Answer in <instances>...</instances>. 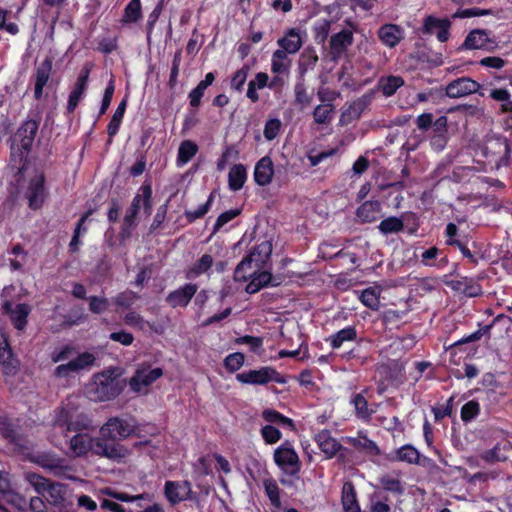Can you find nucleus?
<instances>
[{
    "label": "nucleus",
    "mask_w": 512,
    "mask_h": 512,
    "mask_svg": "<svg viewBox=\"0 0 512 512\" xmlns=\"http://www.w3.org/2000/svg\"><path fill=\"white\" fill-rule=\"evenodd\" d=\"M90 451L109 459L123 458L127 453L126 449L117 443H110L100 436L93 438L88 433L81 432L70 438L69 447L65 453L69 457L77 458L87 455Z\"/></svg>",
    "instance_id": "f257e3e1"
},
{
    "label": "nucleus",
    "mask_w": 512,
    "mask_h": 512,
    "mask_svg": "<svg viewBox=\"0 0 512 512\" xmlns=\"http://www.w3.org/2000/svg\"><path fill=\"white\" fill-rule=\"evenodd\" d=\"M122 391V385L113 372L96 374L86 387L87 397L95 402L110 401Z\"/></svg>",
    "instance_id": "f03ea898"
},
{
    "label": "nucleus",
    "mask_w": 512,
    "mask_h": 512,
    "mask_svg": "<svg viewBox=\"0 0 512 512\" xmlns=\"http://www.w3.org/2000/svg\"><path fill=\"white\" fill-rule=\"evenodd\" d=\"M38 122L33 119L26 120L12 137L11 155L22 162L30 152L38 132Z\"/></svg>",
    "instance_id": "7ed1b4c3"
},
{
    "label": "nucleus",
    "mask_w": 512,
    "mask_h": 512,
    "mask_svg": "<svg viewBox=\"0 0 512 512\" xmlns=\"http://www.w3.org/2000/svg\"><path fill=\"white\" fill-rule=\"evenodd\" d=\"M55 429H66V431H83L93 429L92 420L86 414H79L75 418L65 408L57 411L54 419Z\"/></svg>",
    "instance_id": "20e7f679"
},
{
    "label": "nucleus",
    "mask_w": 512,
    "mask_h": 512,
    "mask_svg": "<svg viewBox=\"0 0 512 512\" xmlns=\"http://www.w3.org/2000/svg\"><path fill=\"white\" fill-rule=\"evenodd\" d=\"M134 431L135 426L132 423L118 417H112L100 428V437L110 443H115V440L125 439Z\"/></svg>",
    "instance_id": "39448f33"
},
{
    "label": "nucleus",
    "mask_w": 512,
    "mask_h": 512,
    "mask_svg": "<svg viewBox=\"0 0 512 512\" xmlns=\"http://www.w3.org/2000/svg\"><path fill=\"white\" fill-rule=\"evenodd\" d=\"M95 362L93 354L85 352L77 355L75 358L69 360L65 364H60L55 368L54 375L59 378H67L72 374L79 373L80 371L92 366Z\"/></svg>",
    "instance_id": "423d86ee"
},
{
    "label": "nucleus",
    "mask_w": 512,
    "mask_h": 512,
    "mask_svg": "<svg viewBox=\"0 0 512 512\" xmlns=\"http://www.w3.org/2000/svg\"><path fill=\"white\" fill-rule=\"evenodd\" d=\"M162 375L161 368L139 367L131 377L129 386L135 392H142Z\"/></svg>",
    "instance_id": "0eeeda50"
},
{
    "label": "nucleus",
    "mask_w": 512,
    "mask_h": 512,
    "mask_svg": "<svg viewBox=\"0 0 512 512\" xmlns=\"http://www.w3.org/2000/svg\"><path fill=\"white\" fill-rule=\"evenodd\" d=\"M241 383L263 385L270 381L282 382L279 374L270 367H264L260 370L244 371L236 375Z\"/></svg>",
    "instance_id": "6e6552de"
},
{
    "label": "nucleus",
    "mask_w": 512,
    "mask_h": 512,
    "mask_svg": "<svg viewBox=\"0 0 512 512\" xmlns=\"http://www.w3.org/2000/svg\"><path fill=\"white\" fill-rule=\"evenodd\" d=\"M274 460L285 472L294 475L300 469V462L296 452L286 444L275 450Z\"/></svg>",
    "instance_id": "1a4fd4ad"
},
{
    "label": "nucleus",
    "mask_w": 512,
    "mask_h": 512,
    "mask_svg": "<svg viewBox=\"0 0 512 512\" xmlns=\"http://www.w3.org/2000/svg\"><path fill=\"white\" fill-rule=\"evenodd\" d=\"M32 461L55 476H62L69 470L65 460L51 452L38 453L32 457Z\"/></svg>",
    "instance_id": "9d476101"
},
{
    "label": "nucleus",
    "mask_w": 512,
    "mask_h": 512,
    "mask_svg": "<svg viewBox=\"0 0 512 512\" xmlns=\"http://www.w3.org/2000/svg\"><path fill=\"white\" fill-rule=\"evenodd\" d=\"M2 308L17 330H23L26 327L27 317L31 312V307L28 304H13L11 301H5Z\"/></svg>",
    "instance_id": "9b49d317"
},
{
    "label": "nucleus",
    "mask_w": 512,
    "mask_h": 512,
    "mask_svg": "<svg viewBox=\"0 0 512 512\" xmlns=\"http://www.w3.org/2000/svg\"><path fill=\"white\" fill-rule=\"evenodd\" d=\"M191 493V484L188 481H167L165 483L164 494L172 505L190 499Z\"/></svg>",
    "instance_id": "f8f14e48"
},
{
    "label": "nucleus",
    "mask_w": 512,
    "mask_h": 512,
    "mask_svg": "<svg viewBox=\"0 0 512 512\" xmlns=\"http://www.w3.org/2000/svg\"><path fill=\"white\" fill-rule=\"evenodd\" d=\"M480 84L469 77H461L451 81L446 86V95L450 98H460L469 94L476 93Z\"/></svg>",
    "instance_id": "ddd939ff"
},
{
    "label": "nucleus",
    "mask_w": 512,
    "mask_h": 512,
    "mask_svg": "<svg viewBox=\"0 0 512 512\" xmlns=\"http://www.w3.org/2000/svg\"><path fill=\"white\" fill-rule=\"evenodd\" d=\"M353 33L351 30L344 29L330 38V55L333 60L339 59L347 49L353 44Z\"/></svg>",
    "instance_id": "4468645a"
},
{
    "label": "nucleus",
    "mask_w": 512,
    "mask_h": 512,
    "mask_svg": "<svg viewBox=\"0 0 512 512\" xmlns=\"http://www.w3.org/2000/svg\"><path fill=\"white\" fill-rule=\"evenodd\" d=\"M197 289L198 287L196 284H185L183 287L170 292L166 297V302L172 308L186 307L192 297L196 294Z\"/></svg>",
    "instance_id": "2eb2a0df"
},
{
    "label": "nucleus",
    "mask_w": 512,
    "mask_h": 512,
    "mask_svg": "<svg viewBox=\"0 0 512 512\" xmlns=\"http://www.w3.org/2000/svg\"><path fill=\"white\" fill-rule=\"evenodd\" d=\"M509 146L505 138L490 136L484 144V154L496 158V162L506 159L509 155Z\"/></svg>",
    "instance_id": "dca6fc26"
},
{
    "label": "nucleus",
    "mask_w": 512,
    "mask_h": 512,
    "mask_svg": "<svg viewBox=\"0 0 512 512\" xmlns=\"http://www.w3.org/2000/svg\"><path fill=\"white\" fill-rule=\"evenodd\" d=\"M272 254V243L268 240H264L250 251L248 257L254 263L257 269L269 268V263Z\"/></svg>",
    "instance_id": "f3484780"
},
{
    "label": "nucleus",
    "mask_w": 512,
    "mask_h": 512,
    "mask_svg": "<svg viewBox=\"0 0 512 512\" xmlns=\"http://www.w3.org/2000/svg\"><path fill=\"white\" fill-rule=\"evenodd\" d=\"M248 280H250V282L247 284L245 290L249 294H254L269 284L272 286H278L280 284L279 281H275L268 268L255 270V274Z\"/></svg>",
    "instance_id": "a211bd4d"
},
{
    "label": "nucleus",
    "mask_w": 512,
    "mask_h": 512,
    "mask_svg": "<svg viewBox=\"0 0 512 512\" xmlns=\"http://www.w3.org/2000/svg\"><path fill=\"white\" fill-rule=\"evenodd\" d=\"M380 41L387 47L393 48L404 38L403 29L396 24H384L378 30Z\"/></svg>",
    "instance_id": "6ab92c4d"
},
{
    "label": "nucleus",
    "mask_w": 512,
    "mask_h": 512,
    "mask_svg": "<svg viewBox=\"0 0 512 512\" xmlns=\"http://www.w3.org/2000/svg\"><path fill=\"white\" fill-rule=\"evenodd\" d=\"M27 197L29 200V206L32 209H38L42 206L45 200L44 177L42 175H39L30 181Z\"/></svg>",
    "instance_id": "aec40b11"
},
{
    "label": "nucleus",
    "mask_w": 512,
    "mask_h": 512,
    "mask_svg": "<svg viewBox=\"0 0 512 512\" xmlns=\"http://www.w3.org/2000/svg\"><path fill=\"white\" fill-rule=\"evenodd\" d=\"M274 175V165L270 157L261 158L255 165L254 179L260 186H266L271 183Z\"/></svg>",
    "instance_id": "412c9836"
},
{
    "label": "nucleus",
    "mask_w": 512,
    "mask_h": 512,
    "mask_svg": "<svg viewBox=\"0 0 512 512\" xmlns=\"http://www.w3.org/2000/svg\"><path fill=\"white\" fill-rule=\"evenodd\" d=\"M0 434L11 442H14L25 451H29L33 447L32 442L23 439L20 435H18L13 425L5 417H0Z\"/></svg>",
    "instance_id": "4be33fe9"
},
{
    "label": "nucleus",
    "mask_w": 512,
    "mask_h": 512,
    "mask_svg": "<svg viewBox=\"0 0 512 512\" xmlns=\"http://www.w3.org/2000/svg\"><path fill=\"white\" fill-rule=\"evenodd\" d=\"M90 70L87 66L83 67L79 73L74 89L71 91L67 109L72 112L78 105L88 82Z\"/></svg>",
    "instance_id": "5701e85b"
},
{
    "label": "nucleus",
    "mask_w": 512,
    "mask_h": 512,
    "mask_svg": "<svg viewBox=\"0 0 512 512\" xmlns=\"http://www.w3.org/2000/svg\"><path fill=\"white\" fill-rule=\"evenodd\" d=\"M494 45V42L491 41L488 37V34L485 30L476 29L471 31L464 43L463 47L466 49H491Z\"/></svg>",
    "instance_id": "b1692460"
},
{
    "label": "nucleus",
    "mask_w": 512,
    "mask_h": 512,
    "mask_svg": "<svg viewBox=\"0 0 512 512\" xmlns=\"http://www.w3.org/2000/svg\"><path fill=\"white\" fill-rule=\"evenodd\" d=\"M52 71V60L46 58L42 61L37 69L35 74V97L39 99L42 95V91L44 86L47 84Z\"/></svg>",
    "instance_id": "393cba45"
},
{
    "label": "nucleus",
    "mask_w": 512,
    "mask_h": 512,
    "mask_svg": "<svg viewBox=\"0 0 512 512\" xmlns=\"http://www.w3.org/2000/svg\"><path fill=\"white\" fill-rule=\"evenodd\" d=\"M315 441L321 451L325 453L328 458L333 457L341 448L340 443L331 437L329 431L323 430L315 436Z\"/></svg>",
    "instance_id": "a878e982"
},
{
    "label": "nucleus",
    "mask_w": 512,
    "mask_h": 512,
    "mask_svg": "<svg viewBox=\"0 0 512 512\" xmlns=\"http://www.w3.org/2000/svg\"><path fill=\"white\" fill-rule=\"evenodd\" d=\"M278 45L281 47L280 50L285 51L286 54L297 53L302 46L298 30L290 29L283 38L278 40Z\"/></svg>",
    "instance_id": "bb28decb"
},
{
    "label": "nucleus",
    "mask_w": 512,
    "mask_h": 512,
    "mask_svg": "<svg viewBox=\"0 0 512 512\" xmlns=\"http://www.w3.org/2000/svg\"><path fill=\"white\" fill-rule=\"evenodd\" d=\"M512 447L509 443H498L492 449L481 454V458L489 463L505 461L509 458Z\"/></svg>",
    "instance_id": "cd10ccee"
},
{
    "label": "nucleus",
    "mask_w": 512,
    "mask_h": 512,
    "mask_svg": "<svg viewBox=\"0 0 512 512\" xmlns=\"http://www.w3.org/2000/svg\"><path fill=\"white\" fill-rule=\"evenodd\" d=\"M381 205L378 201H366L357 209V216L363 222H373L380 217Z\"/></svg>",
    "instance_id": "c85d7f7f"
},
{
    "label": "nucleus",
    "mask_w": 512,
    "mask_h": 512,
    "mask_svg": "<svg viewBox=\"0 0 512 512\" xmlns=\"http://www.w3.org/2000/svg\"><path fill=\"white\" fill-rule=\"evenodd\" d=\"M66 489L61 483L49 481L45 488V495H42L50 504L58 506L65 500Z\"/></svg>",
    "instance_id": "c756f323"
},
{
    "label": "nucleus",
    "mask_w": 512,
    "mask_h": 512,
    "mask_svg": "<svg viewBox=\"0 0 512 512\" xmlns=\"http://www.w3.org/2000/svg\"><path fill=\"white\" fill-rule=\"evenodd\" d=\"M342 505L345 512H360L356 500V492L351 482H346L342 488Z\"/></svg>",
    "instance_id": "7c9ffc66"
},
{
    "label": "nucleus",
    "mask_w": 512,
    "mask_h": 512,
    "mask_svg": "<svg viewBox=\"0 0 512 512\" xmlns=\"http://www.w3.org/2000/svg\"><path fill=\"white\" fill-rule=\"evenodd\" d=\"M246 169L242 164H236L231 167L228 174L229 188L233 191L240 190L246 180Z\"/></svg>",
    "instance_id": "2f4dec72"
},
{
    "label": "nucleus",
    "mask_w": 512,
    "mask_h": 512,
    "mask_svg": "<svg viewBox=\"0 0 512 512\" xmlns=\"http://www.w3.org/2000/svg\"><path fill=\"white\" fill-rule=\"evenodd\" d=\"M140 190L141 194H137L134 197L131 203V207L139 210L141 207V202H143L144 212L147 214V216H150L152 211V188L150 185H143Z\"/></svg>",
    "instance_id": "473e14b6"
},
{
    "label": "nucleus",
    "mask_w": 512,
    "mask_h": 512,
    "mask_svg": "<svg viewBox=\"0 0 512 512\" xmlns=\"http://www.w3.org/2000/svg\"><path fill=\"white\" fill-rule=\"evenodd\" d=\"M368 99L366 97L355 100L350 106L342 113L341 121H352L358 119L365 108L367 107Z\"/></svg>",
    "instance_id": "72a5a7b5"
},
{
    "label": "nucleus",
    "mask_w": 512,
    "mask_h": 512,
    "mask_svg": "<svg viewBox=\"0 0 512 512\" xmlns=\"http://www.w3.org/2000/svg\"><path fill=\"white\" fill-rule=\"evenodd\" d=\"M258 270L248 255L237 265L234 272V279L236 281H247Z\"/></svg>",
    "instance_id": "f704fd0d"
},
{
    "label": "nucleus",
    "mask_w": 512,
    "mask_h": 512,
    "mask_svg": "<svg viewBox=\"0 0 512 512\" xmlns=\"http://www.w3.org/2000/svg\"><path fill=\"white\" fill-rule=\"evenodd\" d=\"M348 443L359 451H364L372 455H378L379 449L375 442L366 436L359 435L356 438H349Z\"/></svg>",
    "instance_id": "c9c22d12"
},
{
    "label": "nucleus",
    "mask_w": 512,
    "mask_h": 512,
    "mask_svg": "<svg viewBox=\"0 0 512 512\" xmlns=\"http://www.w3.org/2000/svg\"><path fill=\"white\" fill-rule=\"evenodd\" d=\"M352 403L355 407L357 417L362 420H369L372 414L376 412L375 409L369 407L367 400L360 393L353 397Z\"/></svg>",
    "instance_id": "e433bc0d"
},
{
    "label": "nucleus",
    "mask_w": 512,
    "mask_h": 512,
    "mask_svg": "<svg viewBox=\"0 0 512 512\" xmlns=\"http://www.w3.org/2000/svg\"><path fill=\"white\" fill-rule=\"evenodd\" d=\"M213 264V258L209 254H204L188 271L186 272V277L188 279H193L201 274L207 272Z\"/></svg>",
    "instance_id": "4c0bfd02"
},
{
    "label": "nucleus",
    "mask_w": 512,
    "mask_h": 512,
    "mask_svg": "<svg viewBox=\"0 0 512 512\" xmlns=\"http://www.w3.org/2000/svg\"><path fill=\"white\" fill-rule=\"evenodd\" d=\"M395 459L409 464H419L420 454L411 445H404L395 452Z\"/></svg>",
    "instance_id": "58836bf2"
},
{
    "label": "nucleus",
    "mask_w": 512,
    "mask_h": 512,
    "mask_svg": "<svg viewBox=\"0 0 512 512\" xmlns=\"http://www.w3.org/2000/svg\"><path fill=\"white\" fill-rule=\"evenodd\" d=\"M198 146L191 140H184L178 149L177 161L180 164H186L189 162L197 153Z\"/></svg>",
    "instance_id": "ea45409f"
},
{
    "label": "nucleus",
    "mask_w": 512,
    "mask_h": 512,
    "mask_svg": "<svg viewBox=\"0 0 512 512\" xmlns=\"http://www.w3.org/2000/svg\"><path fill=\"white\" fill-rule=\"evenodd\" d=\"M126 109V100H122L119 106L117 107L115 113L112 116V119L107 127V132L109 135V143L112 141V137L115 136L119 130V126L121 124L122 118L124 116V112Z\"/></svg>",
    "instance_id": "a19ab883"
},
{
    "label": "nucleus",
    "mask_w": 512,
    "mask_h": 512,
    "mask_svg": "<svg viewBox=\"0 0 512 512\" xmlns=\"http://www.w3.org/2000/svg\"><path fill=\"white\" fill-rule=\"evenodd\" d=\"M403 84L404 80L399 76H389L379 82L382 93L387 97L392 96Z\"/></svg>",
    "instance_id": "79ce46f5"
},
{
    "label": "nucleus",
    "mask_w": 512,
    "mask_h": 512,
    "mask_svg": "<svg viewBox=\"0 0 512 512\" xmlns=\"http://www.w3.org/2000/svg\"><path fill=\"white\" fill-rule=\"evenodd\" d=\"M334 114V109L332 104H321L315 107L313 111L314 121L318 124H328Z\"/></svg>",
    "instance_id": "37998d69"
},
{
    "label": "nucleus",
    "mask_w": 512,
    "mask_h": 512,
    "mask_svg": "<svg viewBox=\"0 0 512 512\" xmlns=\"http://www.w3.org/2000/svg\"><path fill=\"white\" fill-rule=\"evenodd\" d=\"M12 357L11 349L6 341L0 343V364L3 366L6 374L12 373L15 369V363Z\"/></svg>",
    "instance_id": "c03bdc74"
},
{
    "label": "nucleus",
    "mask_w": 512,
    "mask_h": 512,
    "mask_svg": "<svg viewBox=\"0 0 512 512\" xmlns=\"http://www.w3.org/2000/svg\"><path fill=\"white\" fill-rule=\"evenodd\" d=\"M139 295L131 290L123 291L113 298L116 306L128 309L139 299Z\"/></svg>",
    "instance_id": "a18cd8bd"
},
{
    "label": "nucleus",
    "mask_w": 512,
    "mask_h": 512,
    "mask_svg": "<svg viewBox=\"0 0 512 512\" xmlns=\"http://www.w3.org/2000/svg\"><path fill=\"white\" fill-rule=\"evenodd\" d=\"M141 18V5L140 0H131L125 7L123 22L133 23Z\"/></svg>",
    "instance_id": "49530a36"
},
{
    "label": "nucleus",
    "mask_w": 512,
    "mask_h": 512,
    "mask_svg": "<svg viewBox=\"0 0 512 512\" xmlns=\"http://www.w3.org/2000/svg\"><path fill=\"white\" fill-rule=\"evenodd\" d=\"M379 293L375 288L370 287L361 293L360 299L366 307L378 310L380 306Z\"/></svg>",
    "instance_id": "de8ad7c7"
},
{
    "label": "nucleus",
    "mask_w": 512,
    "mask_h": 512,
    "mask_svg": "<svg viewBox=\"0 0 512 512\" xmlns=\"http://www.w3.org/2000/svg\"><path fill=\"white\" fill-rule=\"evenodd\" d=\"M356 330L354 327H347L338 331L331 337V345L333 348H339L345 341H352L356 338Z\"/></svg>",
    "instance_id": "09e8293b"
},
{
    "label": "nucleus",
    "mask_w": 512,
    "mask_h": 512,
    "mask_svg": "<svg viewBox=\"0 0 512 512\" xmlns=\"http://www.w3.org/2000/svg\"><path fill=\"white\" fill-rule=\"evenodd\" d=\"M378 228L383 234H390L401 231L404 223L400 218L388 217L380 222Z\"/></svg>",
    "instance_id": "8fccbe9b"
},
{
    "label": "nucleus",
    "mask_w": 512,
    "mask_h": 512,
    "mask_svg": "<svg viewBox=\"0 0 512 512\" xmlns=\"http://www.w3.org/2000/svg\"><path fill=\"white\" fill-rule=\"evenodd\" d=\"M289 67L287 54L280 49L276 50L272 56L271 69L274 73L285 72Z\"/></svg>",
    "instance_id": "3c124183"
},
{
    "label": "nucleus",
    "mask_w": 512,
    "mask_h": 512,
    "mask_svg": "<svg viewBox=\"0 0 512 512\" xmlns=\"http://www.w3.org/2000/svg\"><path fill=\"white\" fill-rule=\"evenodd\" d=\"M294 92H295V103L301 109H305L306 107H308L311 104L312 95L308 94L304 83H302V82L297 83L295 85Z\"/></svg>",
    "instance_id": "603ef678"
},
{
    "label": "nucleus",
    "mask_w": 512,
    "mask_h": 512,
    "mask_svg": "<svg viewBox=\"0 0 512 512\" xmlns=\"http://www.w3.org/2000/svg\"><path fill=\"white\" fill-rule=\"evenodd\" d=\"M24 478L29 484L33 486L38 494L45 495V488L49 483L48 479L33 472H26L24 474Z\"/></svg>",
    "instance_id": "864d4df0"
},
{
    "label": "nucleus",
    "mask_w": 512,
    "mask_h": 512,
    "mask_svg": "<svg viewBox=\"0 0 512 512\" xmlns=\"http://www.w3.org/2000/svg\"><path fill=\"white\" fill-rule=\"evenodd\" d=\"M263 418L270 423H279L281 425H287L294 428V423L292 419L285 417L284 415L280 414L279 412L275 410H264L262 413Z\"/></svg>",
    "instance_id": "5fc2aeb1"
},
{
    "label": "nucleus",
    "mask_w": 512,
    "mask_h": 512,
    "mask_svg": "<svg viewBox=\"0 0 512 512\" xmlns=\"http://www.w3.org/2000/svg\"><path fill=\"white\" fill-rule=\"evenodd\" d=\"M380 483L386 491L395 493L397 495H402L404 492L403 485L397 478L391 476H383L380 479Z\"/></svg>",
    "instance_id": "6e6d98bb"
},
{
    "label": "nucleus",
    "mask_w": 512,
    "mask_h": 512,
    "mask_svg": "<svg viewBox=\"0 0 512 512\" xmlns=\"http://www.w3.org/2000/svg\"><path fill=\"white\" fill-rule=\"evenodd\" d=\"M265 492L271 501V504L276 507H281L279 487L274 481H265L264 483Z\"/></svg>",
    "instance_id": "4d7b16f0"
},
{
    "label": "nucleus",
    "mask_w": 512,
    "mask_h": 512,
    "mask_svg": "<svg viewBox=\"0 0 512 512\" xmlns=\"http://www.w3.org/2000/svg\"><path fill=\"white\" fill-rule=\"evenodd\" d=\"M248 72L249 67L247 65L237 70L231 79V87L237 91H242L243 85L247 80Z\"/></svg>",
    "instance_id": "13d9d810"
},
{
    "label": "nucleus",
    "mask_w": 512,
    "mask_h": 512,
    "mask_svg": "<svg viewBox=\"0 0 512 512\" xmlns=\"http://www.w3.org/2000/svg\"><path fill=\"white\" fill-rule=\"evenodd\" d=\"M213 199H214V195H213V193H211V195L209 196V198L205 204L201 205L198 209H196L194 211H186L185 215H186L187 219L190 222H193L196 219L203 217L210 209Z\"/></svg>",
    "instance_id": "bf43d9fd"
},
{
    "label": "nucleus",
    "mask_w": 512,
    "mask_h": 512,
    "mask_svg": "<svg viewBox=\"0 0 512 512\" xmlns=\"http://www.w3.org/2000/svg\"><path fill=\"white\" fill-rule=\"evenodd\" d=\"M124 322L128 326L133 327V328H137V329H140V330H143L144 327L148 324V322H146L144 320V318L139 313H137L135 311L128 312L124 316Z\"/></svg>",
    "instance_id": "052dcab7"
},
{
    "label": "nucleus",
    "mask_w": 512,
    "mask_h": 512,
    "mask_svg": "<svg viewBox=\"0 0 512 512\" xmlns=\"http://www.w3.org/2000/svg\"><path fill=\"white\" fill-rule=\"evenodd\" d=\"M490 97L499 102H505L503 105L506 111H512V101H510V93L506 89H494L490 93Z\"/></svg>",
    "instance_id": "680f3d73"
},
{
    "label": "nucleus",
    "mask_w": 512,
    "mask_h": 512,
    "mask_svg": "<svg viewBox=\"0 0 512 512\" xmlns=\"http://www.w3.org/2000/svg\"><path fill=\"white\" fill-rule=\"evenodd\" d=\"M243 363L244 355L242 353H233L225 358V367L231 372L239 370Z\"/></svg>",
    "instance_id": "e2e57ef3"
},
{
    "label": "nucleus",
    "mask_w": 512,
    "mask_h": 512,
    "mask_svg": "<svg viewBox=\"0 0 512 512\" xmlns=\"http://www.w3.org/2000/svg\"><path fill=\"white\" fill-rule=\"evenodd\" d=\"M240 214L239 209L229 210L226 212L221 213L214 225L213 233H216L221 227H223L225 224L233 220L235 217H237Z\"/></svg>",
    "instance_id": "0e129e2a"
},
{
    "label": "nucleus",
    "mask_w": 512,
    "mask_h": 512,
    "mask_svg": "<svg viewBox=\"0 0 512 512\" xmlns=\"http://www.w3.org/2000/svg\"><path fill=\"white\" fill-rule=\"evenodd\" d=\"M109 302L106 298H99L97 296H91L89 298L90 311L95 314L103 313L108 309Z\"/></svg>",
    "instance_id": "69168bd1"
},
{
    "label": "nucleus",
    "mask_w": 512,
    "mask_h": 512,
    "mask_svg": "<svg viewBox=\"0 0 512 512\" xmlns=\"http://www.w3.org/2000/svg\"><path fill=\"white\" fill-rule=\"evenodd\" d=\"M3 498L18 510H24L27 506L26 499L13 489Z\"/></svg>",
    "instance_id": "338daca9"
},
{
    "label": "nucleus",
    "mask_w": 512,
    "mask_h": 512,
    "mask_svg": "<svg viewBox=\"0 0 512 512\" xmlns=\"http://www.w3.org/2000/svg\"><path fill=\"white\" fill-rule=\"evenodd\" d=\"M447 21L448 19H438L433 16H427L424 20L423 32L425 34H433L435 28L440 29Z\"/></svg>",
    "instance_id": "774afa93"
}]
</instances>
